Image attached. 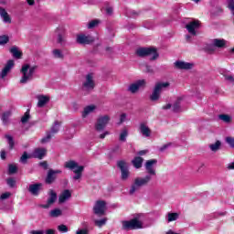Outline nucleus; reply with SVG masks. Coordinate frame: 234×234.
Listing matches in <instances>:
<instances>
[{"instance_id": "37", "label": "nucleus", "mask_w": 234, "mask_h": 234, "mask_svg": "<svg viewBox=\"0 0 234 234\" xmlns=\"http://www.w3.org/2000/svg\"><path fill=\"white\" fill-rule=\"evenodd\" d=\"M5 138H6V140H7L9 149H14V145H15L14 137H12V135H10V134H5Z\"/></svg>"}, {"instance_id": "34", "label": "nucleus", "mask_w": 234, "mask_h": 234, "mask_svg": "<svg viewBox=\"0 0 234 234\" xmlns=\"http://www.w3.org/2000/svg\"><path fill=\"white\" fill-rule=\"evenodd\" d=\"M220 145H222V143H220V141H217L215 144H209V149L213 153H217V151H218V149H220Z\"/></svg>"}, {"instance_id": "21", "label": "nucleus", "mask_w": 234, "mask_h": 234, "mask_svg": "<svg viewBox=\"0 0 234 234\" xmlns=\"http://www.w3.org/2000/svg\"><path fill=\"white\" fill-rule=\"evenodd\" d=\"M43 185L41 183H37L29 186L28 191L34 197H37L39 195V191H41V186Z\"/></svg>"}, {"instance_id": "1", "label": "nucleus", "mask_w": 234, "mask_h": 234, "mask_svg": "<svg viewBox=\"0 0 234 234\" xmlns=\"http://www.w3.org/2000/svg\"><path fill=\"white\" fill-rule=\"evenodd\" d=\"M36 69H37V67L30 66V64H24L22 66L20 69V73L22 74V77L20 79V83L22 85H25L29 81H32V80H34V74L36 72Z\"/></svg>"}, {"instance_id": "19", "label": "nucleus", "mask_w": 234, "mask_h": 234, "mask_svg": "<svg viewBox=\"0 0 234 234\" xmlns=\"http://www.w3.org/2000/svg\"><path fill=\"white\" fill-rule=\"evenodd\" d=\"M14 60L10 59L7 61L6 65L5 66V68L3 69L0 76L1 78H6L7 74L10 72V70H12V69L14 68Z\"/></svg>"}, {"instance_id": "4", "label": "nucleus", "mask_w": 234, "mask_h": 234, "mask_svg": "<svg viewBox=\"0 0 234 234\" xmlns=\"http://www.w3.org/2000/svg\"><path fill=\"white\" fill-rule=\"evenodd\" d=\"M135 54L139 56V58H145V56H151V60L154 61V59H158V51L154 48H139L136 49Z\"/></svg>"}, {"instance_id": "17", "label": "nucleus", "mask_w": 234, "mask_h": 234, "mask_svg": "<svg viewBox=\"0 0 234 234\" xmlns=\"http://www.w3.org/2000/svg\"><path fill=\"white\" fill-rule=\"evenodd\" d=\"M56 200H58V194H56L54 190H50L49 197L48 198V203L46 205H42V207H44V209H48L50 206H52V204L56 202Z\"/></svg>"}, {"instance_id": "39", "label": "nucleus", "mask_w": 234, "mask_h": 234, "mask_svg": "<svg viewBox=\"0 0 234 234\" xmlns=\"http://www.w3.org/2000/svg\"><path fill=\"white\" fill-rule=\"evenodd\" d=\"M95 225L98 226V228H101L103 226H105V224H107V218H104L102 219H96L94 221Z\"/></svg>"}, {"instance_id": "28", "label": "nucleus", "mask_w": 234, "mask_h": 234, "mask_svg": "<svg viewBox=\"0 0 234 234\" xmlns=\"http://www.w3.org/2000/svg\"><path fill=\"white\" fill-rule=\"evenodd\" d=\"M132 164L135 169H140V167H142V164H144V158L137 156L132 161Z\"/></svg>"}, {"instance_id": "9", "label": "nucleus", "mask_w": 234, "mask_h": 234, "mask_svg": "<svg viewBox=\"0 0 234 234\" xmlns=\"http://www.w3.org/2000/svg\"><path fill=\"white\" fill-rule=\"evenodd\" d=\"M156 164H158V161L156 159L146 161L144 165L146 173H148L146 176H156V168L154 167Z\"/></svg>"}, {"instance_id": "27", "label": "nucleus", "mask_w": 234, "mask_h": 234, "mask_svg": "<svg viewBox=\"0 0 234 234\" xmlns=\"http://www.w3.org/2000/svg\"><path fill=\"white\" fill-rule=\"evenodd\" d=\"M63 215V210L60 208H54L49 211V217L51 218H58V217H61Z\"/></svg>"}, {"instance_id": "31", "label": "nucleus", "mask_w": 234, "mask_h": 234, "mask_svg": "<svg viewBox=\"0 0 234 234\" xmlns=\"http://www.w3.org/2000/svg\"><path fill=\"white\" fill-rule=\"evenodd\" d=\"M12 116V112H5L2 114L1 120L4 123V125H6L8 122H10V117Z\"/></svg>"}, {"instance_id": "57", "label": "nucleus", "mask_w": 234, "mask_h": 234, "mask_svg": "<svg viewBox=\"0 0 234 234\" xmlns=\"http://www.w3.org/2000/svg\"><path fill=\"white\" fill-rule=\"evenodd\" d=\"M0 157L2 160H6V152L5 150L1 151Z\"/></svg>"}, {"instance_id": "58", "label": "nucleus", "mask_w": 234, "mask_h": 234, "mask_svg": "<svg viewBox=\"0 0 234 234\" xmlns=\"http://www.w3.org/2000/svg\"><path fill=\"white\" fill-rule=\"evenodd\" d=\"M227 169H229V171H233L234 170V161L228 165Z\"/></svg>"}, {"instance_id": "40", "label": "nucleus", "mask_w": 234, "mask_h": 234, "mask_svg": "<svg viewBox=\"0 0 234 234\" xmlns=\"http://www.w3.org/2000/svg\"><path fill=\"white\" fill-rule=\"evenodd\" d=\"M225 142L231 149H234V137L228 136L225 138Z\"/></svg>"}, {"instance_id": "12", "label": "nucleus", "mask_w": 234, "mask_h": 234, "mask_svg": "<svg viewBox=\"0 0 234 234\" xmlns=\"http://www.w3.org/2000/svg\"><path fill=\"white\" fill-rule=\"evenodd\" d=\"M105 209H107V203L101 200L97 201L93 207L95 215H99V217L105 215Z\"/></svg>"}, {"instance_id": "20", "label": "nucleus", "mask_w": 234, "mask_h": 234, "mask_svg": "<svg viewBox=\"0 0 234 234\" xmlns=\"http://www.w3.org/2000/svg\"><path fill=\"white\" fill-rule=\"evenodd\" d=\"M212 43L216 48H226L228 47V40L224 38H214Z\"/></svg>"}, {"instance_id": "64", "label": "nucleus", "mask_w": 234, "mask_h": 234, "mask_svg": "<svg viewBox=\"0 0 234 234\" xmlns=\"http://www.w3.org/2000/svg\"><path fill=\"white\" fill-rule=\"evenodd\" d=\"M46 234H56V230L52 229H49L48 230H46L45 232Z\"/></svg>"}, {"instance_id": "59", "label": "nucleus", "mask_w": 234, "mask_h": 234, "mask_svg": "<svg viewBox=\"0 0 234 234\" xmlns=\"http://www.w3.org/2000/svg\"><path fill=\"white\" fill-rule=\"evenodd\" d=\"M105 12L108 16L112 15V7H106Z\"/></svg>"}, {"instance_id": "61", "label": "nucleus", "mask_w": 234, "mask_h": 234, "mask_svg": "<svg viewBox=\"0 0 234 234\" xmlns=\"http://www.w3.org/2000/svg\"><path fill=\"white\" fill-rule=\"evenodd\" d=\"M30 234H45V230H32Z\"/></svg>"}, {"instance_id": "47", "label": "nucleus", "mask_w": 234, "mask_h": 234, "mask_svg": "<svg viewBox=\"0 0 234 234\" xmlns=\"http://www.w3.org/2000/svg\"><path fill=\"white\" fill-rule=\"evenodd\" d=\"M228 8L230 10L232 16H234V0H228Z\"/></svg>"}, {"instance_id": "13", "label": "nucleus", "mask_w": 234, "mask_h": 234, "mask_svg": "<svg viewBox=\"0 0 234 234\" xmlns=\"http://www.w3.org/2000/svg\"><path fill=\"white\" fill-rule=\"evenodd\" d=\"M176 69H179V70H191L195 64L193 62H186L182 60H177L175 62Z\"/></svg>"}, {"instance_id": "5", "label": "nucleus", "mask_w": 234, "mask_h": 234, "mask_svg": "<svg viewBox=\"0 0 234 234\" xmlns=\"http://www.w3.org/2000/svg\"><path fill=\"white\" fill-rule=\"evenodd\" d=\"M64 167L66 169H70L75 173V176H73V180H80L81 178V173H83V169H85L82 165H78L76 161H68L65 163Z\"/></svg>"}, {"instance_id": "14", "label": "nucleus", "mask_w": 234, "mask_h": 234, "mask_svg": "<svg viewBox=\"0 0 234 234\" xmlns=\"http://www.w3.org/2000/svg\"><path fill=\"white\" fill-rule=\"evenodd\" d=\"M92 41H94V38L90 36L84 34L77 35V43H79V45H89L90 43H92Z\"/></svg>"}, {"instance_id": "8", "label": "nucleus", "mask_w": 234, "mask_h": 234, "mask_svg": "<svg viewBox=\"0 0 234 234\" xmlns=\"http://www.w3.org/2000/svg\"><path fill=\"white\" fill-rule=\"evenodd\" d=\"M119 169L121 170V179L125 181L131 176V172H129V165L124 161H119L117 163Z\"/></svg>"}, {"instance_id": "53", "label": "nucleus", "mask_w": 234, "mask_h": 234, "mask_svg": "<svg viewBox=\"0 0 234 234\" xmlns=\"http://www.w3.org/2000/svg\"><path fill=\"white\" fill-rule=\"evenodd\" d=\"M12 194L10 192H5L0 196V200H6V198H10Z\"/></svg>"}, {"instance_id": "11", "label": "nucleus", "mask_w": 234, "mask_h": 234, "mask_svg": "<svg viewBox=\"0 0 234 234\" xmlns=\"http://www.w3.org/2000/svg\"><path fill=\"white\" fill-rule=\"evenodd\" d=\"M96 87V84L94 83V77L92 76V73H90L86 76V80L82 84L83 90H92Z\"/></svg>"}, {"instance_id": "26", "label": "nucleus", "mask_w": 234, "mask_h": 234, "mask_svg": "<svg viewBox=\"0 0 234 234\" xmlns=\"http://www.w3.org/2000/svg\"><path fill=\"white\" fill-rule=\"evenodd\" d=\"M9 51L12 54L13 58H16V59H21L23 53L19 50V48H17L16 46H13Z\"/></svg>"}, {"instance_id": "49", "label": "nucleus", "mask_w": 234, "mask_h": 234, "mask_svg": "<svg viewBox=\"0 0 234 234\" xmlns=\"http://www.w3.org/2000/svg\"><path fill=\"white\" fill-rule=\"evenodd\" d=\"M28 120H30V113L28 112H27L24 116L21 118V122L22 123H27V122H28Z\"/></svg>"}, {"instance_id": "3", "label": "nucleus", "mask_w": 234, "mask_h": 234, "mask_svg": "<svg viewBox=\"0 0 234 234\" xmlns=\"http://www.w3.org/2000/svg\"><path fill=\"white\" fill-rule=\"evenodd\" d=\"M152 178L153 177L151 176H145L144 177H136L130 187L129 193L131 195H134L135 191H138L140 187L147 186L150 180H152Z\"/></svg>"}, {"instance_id": "7", "label": "nucleus", "mask_w": 234, "mask_h": 234, "mask_svg": "<svg viewBox=\"0 0 234 234\" xmlns=\"http://www.w3.org/2000/svg\"><path fill=\"white\" fill-rule=\"evenodd\" d=\"M169 87V82H158L155 84L153 93L150 96L151 101H158L164 89Z\"/></svg>"}, {"instance_id": "43", "label": "nucleus", "mask_w": 234, "mask_h": 234, "mask_svg": "<svg viewBox=\"0 0 234 234\" xmlns=\"http://www.w3.org/2000/svg\"><path fill=\"white\" fill-rule=\"evenodd\" d=\"M28 158H34V157L32 156V154H31V155H28V154H27V152H25V153L22 154V156L20 157V162H21L22 164H25Z\"/></svg>"}, {"instance_id": "15", "label": "nucleus", "mask_w": 234, "mask_h": 234, "mask_svg": "<svg viewBox=\"0 0 234 234\" xmlns=\"http://www.w3.org/2000/svg\"><path fill=\"white\" fill-rule=\"evenodd\" d=\"M62 171L61 170H53L50 169L48 172V176L46 177V184H52L58 176L56 175H61Z\"/></svg>"}, {"instance_id": "60", "label": "nucleus", "mask_w": 234, "mask_h": 234, "mask_svg": "<svg viewBox=\"0 0 234 234\" xmlns=\"http://www.w3.org/2000/svg\"><path fill=\"white\" fill-rule=\"evenodd\" d=\"M40 166L43 167V169H48V164H47L46 161L41 162Z\"/></svg>"}, {"instance_id": "55", "label": "nucleus", "mask_w": 234, "mask_h": 234, "mask_svg": "<svg viewBox=\"0 0 234 234\" xmlns=\"http://www.w3.org/2000/svg\"><path fill=\"white\" fill-rule=\"evenodd\" d=\"M173 111H174L175 112H178V111H180V102H179V101H177V102H176V103L174 104V106H173Z\"/></svg>"}, {"instance_id": "23", "label": "nucleus", "mask_w": 234, "mask_h": 234, "mask_svg": "<svg viewBox=\"0 0 234 234\" xmlns=\"http://www.w3.org/2000/svg\"><path fill=\"white\" fill-rule=\"evenodd\" d=\"M70 197H72V193H70V190H64L58 197L59 204H64V202H67V200H69Z\"/></svg>"}, {"instance_id": "16", "label": "nucleus", "mask_w": 234, "mask_h": 234, "mask_svg": "<svg viewBox=\"0 0 234 234\" xmlns=\"http://www.w3.org/2000/svg\"><path fill=\"white\" fill-rule=\"evenodd\" d=\"M140 87H145V80H137L135 83H133L129 86L128 90L134 94L138 92Z\"/></svg>"}, {"instance_id": "18", "label": "nucleus", "mask_w": 234, "mask_h": 234, "mask_svg": "<svg viewBox=\"0 0 234 234\" xmlns=\"http://www.w3.org/2000/svg\"><path fill=\"white\" fill-rule=\"evenodd\" d=\"M37 107H45L48 101H50V97L48 95H43L39 94L37 95Z\"/></svg>"}, {"instance_id": "50", "label": "nucleus", "mask_w": 234, "mask_h": 234, "mask_svg": "<svg viewBox=\"0 0 234 234\" xmlns=\"http://www.w3.org/2000/svg\"><path fill=\"white\" fill-rule=\"evenodd\" d=\"M138 14L139 13L134 10H129V11H127L126 16L128 17H136L138 16Z\"/></svg>"}, {"instance_id": "62", "label": "nucleus", "mask_w": 234, "mask_h": 234, "mask_svg": "<svg viewBox=\"0 0 234 234\" xmlns=\"http://www.w3.org/2000/svg\"><path fill=\"white\" fill-rule=\"evenodd\" d=\"M109 134H111V133L109 132H104L103 133H101L100 135V138H101V140H103V138H105V136H109Z\"/></svg>"}, {"instance_id": "35", "label": "nucleus", "mask_w": 234, "mask_h": 234, "mask_svg": "<svg viewBox=\"0 0 234 234\" xmlns=\"http://www.w3.org/2000/svg\"><path fill=\"white\" fill-rule=\"evenodd\" d=\"M100 23H101V21H100V19L91 20L88 23V28H90V29L96 28V27H98V25H100Z\"/></svg>"}, {"instance_id": "46", "label": "nucleus", "mask_w": 234, "mask_h": 234, "mask_svg": "<svg viewBox=\"0 0 234 234\" xmlns=\"http://www.w3.org/2000/svg\"><path fill=\"white\" fill-rule=\"evenodd\" d=\"M52 138V133L51 132L50 133H48L46 137L42 138L41 139V144H48V142H50V139Z\"/></svg>"}, {"instance_id": "54", "label": "nucleus", "mask_w": 234, "mask_h": 234, "mask_svg": "<svg viewBox=\"0 0 234 234\" xmlns=\"http://www.w3.org/2000/svg\"><path fill=\"white\" fill-rule=\"evenodd\" d=\"M126 120H127V114L125 113L121 114L120 122H118V125H122V123H123V122H125Z\"/></svg>"}, {"instance_id": "38", "label": "nucleus", "mask_w": 234, "mask_h": 234, "mask_svg": "<svg viewBox=\"0 0 234 234\" xmlns=\"http://www.w3.org/2000/svg\"><path fill=\"white\" fill-rule=\"evenodd\" d=\"M59 125H61V123H59V122L56 121L54 125L51 127V134H56V133H58L59 131Z\"/></svg>"}, {"instance_id": "30", "label": "nucleus", "mask_w": 234, "mask_h": 234, "mask_svg": "<svg viewBox=\"0 0 234 234\" xmlns=\"http://www.w3.org/2000/svg\"><path fill=\"white\" fill-rule=\"evenodd\" d=\"M128 136H129V131L126 128H123L119 136L120 142H127Z\"/></svg>"}, {"instance_id": "2", "label": "nucleus", "mask_w": 234, "mask_h": 234, "mask_svg": "<svg viewBox=\"0 0 234 234\" xmlns=\"http://www.w3.org/2000/svg\"><path fill=\"white\" fill-rule=\"evenodd\" d=\"M144 220H145V216L144 214H138L133 219L130 221H123V229H142L144 228Z\"/></svg>"}, {"instance_id": "63", "label": "nucleus", "mask_w": 234, "mask_h": 234, "mask_svg": "<svg viewBox=\"0 0 234 234\" xmlns=\"http://www.w3.org/2000/svg\"><path fill=\"white\" fill-rule=\"evenodd\" d=\"M26 1L29 6H34V5H36V1L34 0H26Z\"/></svg>"}, {"instance_id": "33", "label": "nucleus", "mask_w": 234, "mask_h": 234, "mask_svg": "<svg viewBox=\"0 0 234 234\" xmlns=\"http://www.w3.org/2000/svg\"><path fill=\"white\" fill-rule=\"evenodd\" d=\"M52 56L55 59H63L64 58L63 51H61V49H53Z\"/></svg>"}, {"instance_id": "22", "label": "nucleus", "mask_w": 234, "mask_h": 234, "mask_svg": "<svg viewBox=\"0 0 234 234\" xmlns=\"http://www.w3.org/2000/svg\"><path fill=\"white\" fill-rule=\"evenodd\" d=\"M47 154V149L45 148H37L32 154L33 158H38V160H43V157Z\"/></svg>"}, {"instance_id": "29", "label": "nucleus", "mask_w": 234, "mask_h": 234, "mask_svg": "<svg viewBox=\"0 0 234 234\" xmlns=\"http://www.w3.org/2000/svg\"><path fill=\"white\" fill-rule=\"evenodd\" d=\"M94 111H96V106L94 105H89L85 107L82 112L83 118H86V116H89V114H90L91 112H94Z\"/></svg>"}, {"instance_id": "52", "label": "nucleus", "mask_w": 234, "mask_h": 234, "mask_svg": "<svg viewBox=\"0 0 234 234\" xmlns=\"http://www.w3.org/2000/svg\"><path fill=\"white\" fill-rule=\"evenodd\" d=\"M169 147H175V144H173V143H167L166 144L163 145V146L160 148V151H161V152H164V151H165V149H169Z\"/></svg>"}, {"instance_id": "25", "label": "nucleus", "mask_w": 234, "mask_h": 234, "mask_svg": "<svg viewBox=\"0 0 234 234\" xmlns=\"http://www.w3.org/2000/svg\"><path fill=\"white\" fill-rule=\"evenodd\" d=\"M0 17L4 23H12V18L6 9L0 7Z\"/></svg>"}, {"instance_id": "51", "label": "nucleus", "mask_w": 234, "mask_h": 234, "mask_svg": "<svg viewBox=\"0 0 234 234\" xmlns=\"http://www.w3.org/2000/svg\"><path fill=\"white\" fill-rule=\"evenodd\" d=\"M207 52H215L217 50V47L213 45V42L211 40V43L207 47Z\"/></svg>"}, {"instance_id": "45", "label": "nucleus", "mask_w": 234, "mask_h": 234, "mask_svg": "<svg viewBox=\"0 0 234 234\" xmlns=\"http://www.w3.org/2000/svg\"><path fill=\"white\" fill-rule=\"evenodd\" d=\"M8 173H9V175H14V174L17 173V165H9Z\"/></svg>"}, {"instance_id": "24", "label": "nucleus", "mask_w": 234, "mask_h": 234, "mask_svg": "<svg viewBox=\"0 0 234 234\" xmlns=\"http://www.w3.org/2000/svg\"><path fill=\"white\" fill-rule=\"evenodd\" d=\"M139 131L144 138H149V136H151V129H149V126L144 122L140 124Z\"/></svg>"}, {"instance_id": "36", "label": "nucleus", "mask_w": 234, "mask_h": 234, "mask_svg": "<svg viewBox=\"0 0 234 234\" xmlns=\"http://www.w3.org/2000/svg\"><path fill=\"white\" fill-rule=\"evenodd\" d=\"M218 119L224 122L225 123H229L231 122V116L228 114H219Z\"/></svg>"}, {"instance_id": "44", "label": "nucleus", "mask_w": 234, "mask_h": 234, "mask_svg": "<svg viewBox=\"0 0 234 234\" xmlns=\"http://www.w3.org/2000/svg\"><path fill=\"white\" fill-rule=\"evenodd\" d=\"M58 229L60 233H68L69 232V227H67V225H64V224L58 225Z\"/></svg>"}, {"instance_id": "48", "label": "nucleus", "mask_w": 234, "mask_h": 234, "mask_svg": "<svg viewBox=\"0 0 234 234\" xmlns=\"http://www.w3.org/2000/svg\"><path fill=\"white\" fill-rule=\"evenodd\" d=\"M6 182L9 187H16V179L14 177L7 178Z\"/></svg>"}, {"instance_id": "56", "label": "nucleus", "mask_w": 234, "mask_h": 234, "mask_svg": "<svg viewBox=\"0 0 234 234\" xmlns=\"http://www.w3.org/2000/svg\"><path fill=\"white\" fill-rule=\"evenodd\" d=\"M76 234H89V229H78L76 231Z\"/></svg>"}, {"instance_id": "6", "label": "nucleus", "mask_w": 234, "mask_h": 234, "mask_svg": "<svg viewBox=\"0 0 234 234\" xmlns=\"http://www.w3.org/2000/svg\"><path fill=\"white\" fill-rule=\"evenodd\" d=\"M186 28L189 34L186 36V39L190 43L191 36L195 37L197 34H198V28H200V21L192 20L186 25Z\"/></svg>"}, {"instance_id": "42", "label": "nucleus", "mask_w": 234, "mask_h": 234, "mask_svg": "<svg viewBox=\"0 0 234 234\" xmlns=\"http://www.w3.org/2000/svg\"><path fill=\"white\" fill-rule=\"evenodd\" d=\"M10 41V37L6 35L0 36V45H6Z\"/></svg>"}, {"instance_id": "32", "label": "nucleus", "mask_w": 234, "mask_h": 234, "mask_svg": "<svg viewBox=\"0 0 234 234\" xmlns=\"http://www.w3.org/2000/svg\"><path fill=\"white\" fill-rule=\"evenodd\" d=\"M167 222H175V220H178V213H171L169 212L166 217Z\"/></svg>"}, {"instance_id": "10", "label": "nucleus", "mask_w": 234, "mask_h": 234, "mask_svg": "<svg viewBox=\"0 0 234 234\" xmlns=\"http://www.w3.org/2000/svg\"><path fill=\"white\" fill-rule=\"evenodd\" d=\"M111 122V116L109 115H101L98 118L97 123H96V130L97 131H103L105 127H107V124Z\"/></svg>"}, {"instance_id": "41", "label": "nucleus", "mask_w": 234, "mask_h": 234, "mask_svg": "<svg viewBox=\"0 0 234 234\" xmlns=\"http://www.w3.org/2000/svg\"><path fill=\"white\" fill-rule=\"evenodd\" d=\"M224 78L226 81H229V83H231L232 85H234V75H231L229 73H225Z\"/></svg>"}]
</instances>
